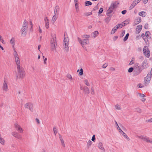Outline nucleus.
Segmentation results:
<instances>
[{"label":"nucleus","mask_w":152,"mask_h":152,"mask_svg":"<svg viewBox=\"0 0 152 152\" xmlns=\"http://www.w3.org/2000/svg\"><path fill=\"white\" fill-rule=\"evenodd\" d=\"M18 72L16 73V76L17 78H23L25 76V73L24 69L20 66L17 67Z\"/></svg>","instance_id":"obj_2"},{"label":"nucleus","mask_w":152,"mask_h":152,"mask_svg":"<svg viewBox=\"0 0 152 152\" xmlns=\"http://www.w3.org/2000/svg\"><path fill=\"white\" fill-rule=\"evenodd\" d=\"M18 134V133L17 132H13L12 133V135L14 137H16V136Z\"/></svg>","instance_id":"obj_36"},{"label":"nucleus","mask_w":152,"mask_h":152,"mask_svg":"<svg viewBox=\"0 0 152 152\" xmlns=\"http://www.w3.org/2000/svg\"><path fill=\"white\" fill-rule=\"evenodd\" d=\"M15 59L17 67L20 66V62L19 57L15 58Z\"/></svg>","instance_id":"obj_19"},{"label":"nucleus","mask_w":152,"mask_h":152,"mask_svg":"<svg viewBox=\"0 0 152 152\" xmlns=\"http://www.w3.org/2000/svg\"><path fill=\"white\" fill-rule=\"evenodd\" d=\"M92 34L93 35L94 37L95 38L98 34V32L97 31H95L93 32Z\"/></svg>","instance_id":"obj_33"},{"label":"nucleus","mask_w":152,"mask_h":152,"mask_svg":"<svg viewBox=\"0 0 152 152\" xmlns=\"http://www.w3.org/2000/svg\"><path fill=\"white\" fill-rule=\"evenodd\" d=\"M96 138H95V135H94L92 136L91 139V140L93 141L94 142Z\"/></svg>","instance_id":"obj_52"},{"label":"nucleus","mask_w":152,"mask_h":152,"mask_svg":"<svg viewBox=\"0 0 152 152\" xmlns=\"http://www.w3.org/2000/svg\"><path fill=\"white\" fill-rule=\"evenodd\" d=\"M35 120H36V121L37 122V124H40V122L38 119L37 118H36L35 119Z\"/></svg>","instance_id":"obj_57"},{"label":"nucleus","mask_w":152,"mask_h":152,"mask_svg":"<svg viewBox=\"0 0 152 152\" xmlns=\"http://www.w3.org/2000/svg\"><path fill=\"white\" fill-rule=\"evenodd\" d=\"M143 1V2L144 4H146L147 3L148 0H142Z\"/></svg>","instance_id":"obj_64"},{"label":"nucleus","mask_w":152,"mask_h":152,"mask_svg":"<svg viewBox=\"0 0 152 152\" xmlns=\"http://www.w3.org/2000/svg\"><path fill=\"white\" fill-rule=\"evenodd\" d=\"M136 110L138 112L140 113L141 112V110L139 108H136Z\"/></svg>","instance_id":"obj_54"},{"label":"nucleus","mask_w":152,"mask_h":152,"mask_svg":"<svg viewBox=\"0 0 152 152\" xmlns=\"http://www.w3.org/2000/svg\"><path fill=\"white\" fill-rule=\"evenodd\" d=\"M59 7L57 5L56 6L55 8L54 9V15H56L57 16H58V12H59Z\"/></svg>","instance_id":"obj_15"},{"label":"nucleus","mask_w":152,"mask_h":152,"mask_svg":"<svg viewBox=\"0 0 152 152\" xmlns=\"http://www.w3.org/2000/svg\"><path fill=\"white\" fill-rule=\"evenodd\" d=\"M5 142V140H4V139L1 137V135L0 134V143L2 145H4Z\"/></svg>","instance_id":"obj_29"},{"label":"nucleus","mask_w":152,"mask_h":152,"mask_svg":"<svg viewBox=\"0 0 152 152\" xmlns=\"http://www.w3.org/2000/svg\"><path fill=\"white\" fill-rule=\"evenodd\" d=\"M142 38L145 42H146L147 41H148V39L147 37H144Z\"/></svg>","instance_id":"obj_59"},{"label":"nucleus","mask_w":152,"mask_h":152,"mask_svg":"<svg viewBox=\"0 0 152 152\" xmlns=\"http://www.w3.org/2000/svg\"><path fill=\"white\" fill-rule=\"evenodd\" d=\"M126 12L127 11L126 10H124L121 12V13L122 14L124 15L126 13Z\"/></svg>","instance_id":"obj_58"},{"label":"nucleus","mask_w":152,"mask_h":152,"mask_svg":"<svg viewBox=\"0 0 152 152\" xmlns=\"http://www.w3.org/2000/svg\"><path fill=\"white\" fill-rule=\"evenodd\" d=\"M103 11V9L102 8H100V9L99 10V13L101 14L102 13V12Z\"/></svg>","instance_id":"obj_55"},{"label":"nucleus","mask_w":152,"mask_h":152,"mask_svg":"<svg viewBox=\"0 0 152 152\" xmlns=\"http://www.w3.org/2000/svg\"><path fill=\"white\" fill-rule=\"evenodd\" d=\"M92 142L91 140H89L87 142V145L88 147L90 146L92 144Z\"/></svg>","instance_id":"obj_46"},{"label":"nucleus","mask_w":152,"mask_h":152,"mask_svg":"<svg viewBox=\"0 0 152 152\" xmlns=\"http://www.w3.org/2000/svg\"><path fill=\"white\" fill-rule=\"evenodd\" d=\"M83 69L82 68L80 69V72H79V75L80 76H81L83 75Z\"/></svg>","instance_id":"obj_45"},{"label":"nucleus","mask_w":152,"mask_h":152,"mask_svg":"<svg viewBox=\"0 0 152 152\" xmlns=\"http://www.w3.org/2000/svg\"><path fill=\"white\" fill-rule=\"evenodd\" d=\"M119 132L125 138H126L128 140H129L130 139L127 136L126 134L122 130L119 131Z\"/></svg>","instance_id":"obj_16"},{"label":"nucleus","mask_w":152,"mask_h":152,"mask_svg":"<svg viewBox=\"0 0 152 152\" xmlns=\"http://www.w3.org/2000/svg\"><path fill=\"white\" fill-rule=\"evenodd\" d=\"M119 28V27L118 25L115 26L112 29L111 31V34H114L115 31L117 30Z\"/></svg>","instance_id":"obj_21"},{"label":"nucleus","mask_w":152,"mask_h":152,"mask_svg":"<svg viewBox=\"0 0 152 152\" xmlns=\"http://www.w3.org/2000/svg\"><path fill=\"white\" fill-rule=\"evenodd\" d=\"M30 25L31 27V28L30 29V30L31 31V29H32V26H33L32 22L31 20L30 21Z\"/></svg>","instance_id":"obj_53"},{"label":"nucleus","mask_w":152,"mask_h":152,"mask_svg":"<svg viewBox=\"0 0 152 152\" xmlns=\"http://www.w3.org/2000/svg\"><path fill=\"white\" fill-rule=\"evenodd\" d=\"M57 17L58 16H57L56 15H54L53 17L51 20V21L53 23H54L56 21L57 19Z\"/></svg>","instance_id":"obj_26"},{"label":"nucleus","mask_w":152,"mask_h":152,"mask_svg":"<svg viewBox=\"0 0 152 152\" xmlns=\"http://www.w3.org/2000/svg\"><path fill=\"white\" fill-rule=\"evenodd\" d=\"M129 36V34L128 33H127L126 34V35L125 36V37L124 38V39H123V41L124 42H125L128 39V37Z\"/></svg>","instance_id":"obj_35"},{"label":"nucleus","mask_w":152,"mask_h":152,"mask_svg":"<svg viewBox=\"0 0 152 152\" xmlns=\"http://www.w3.org/2000/svg\"><path fill=\"white\" fill-rule=\"evenodd\" d=\"M47 58H45L44 59V64H46V61H47Z\"/></svg>","instance_id":"obj_63"},{"label":"nucleus","mask_w":152,"mask_h":152,"mask_svg":"<svg viewBox=\"0 0 152 152\" xmlns=\"http://www.w3.org/2000/svg\"><path fill=\"white\" fill-rule=\"evenodd\" d=\"M125 30H122L121 35V37H122L124 35L125 33Z\"/></svg>","instance_id":"obj_50"},{"label":"nucleus","mask_w":152,"mask_h":152,"mask_svg":"<svg viewBox=\"0 0 152 152\" xmlns=\"http://www.w3.org/2000/svg\"><path fill=\"white\" fill-rule=\"evenodd\" d=\"M86 6H89L92 4V3L90 1H86L85 2Z\"/></svg>","instance_id":"obj_34"},{"label":"nucleus","mask_w":152,"mask_h":152,"mask_svg":"<svg viewBox=\"0 0 152 152\" xmlns=\"http://www.w3.org/2000/svg\"><path fill=\"white\" fill-rule=\"evenodd\" d=\"M115 123L116 124V125L117 126V129L119 131H121V130H122L119 127V126L118 124V123H117V122H116V121H115Z\"/></svg>","instance_id":"obj_41"},{"label":"nucleus","mask_w":152,"mask_h":152,"mask_svg":"<svg viewBox=\"0 0 152 152\" xmlns=\"http://www.w3.org/2000/svg\"><path fill=\"white\" fill-rule=\"evenodd\" d=\"M53 131L55 135H56L57 133V129L56 127H54L53 128Z\"/></svg>","instance_id":"obj_39"},{"label":"nucleus","mask_w":152,"mask_h":152,"mask_svg":"<svg viewBox=\"0 0 152 152\" xmlns=\"http://www.w3.org/2000/svg\"><path fill=\"white\" fill-rule=\"evenodd\" d=\"M133 69H134L133 67H130L129 69L128 72H131L133 71Z\"/></svg>","instance_id":"obj_48"},{"label":"nucleus","mask_w":152,"mask_h":152,"mask_svg":"<svg viewBox=\"0 0 152 152\" xmlns=\"http://www.w3.org/2000/svg\"><path fill=\"white\" fill-rule=\"evenodd\" d=\"M82 38H84V39H88L90 37V36L88 35L84 34L82 35Z\"/></svg>","instance_id":"obj_31"},{"label":"nucleus","mask_w":152,"mask_h":152,"mask_svg":"<svg viewBox=\"0 0 152 152\" xmlns=\"http://www.w3.org/2000/svg\"><path fill=\"white\" fill-rule=\"evenodd\" d=\"M118 37L117 36H115L113 38V40L114 41H115L118 39Z\"/></svg>","instance_id":"obj_61"},{"label":"nucleus","mask_w":152,"mask_h":152,"mask_svg":"<svg viewBox=\"0 0 152 152\" xmlns=\"http://www.w3.org/2000/svg\"><path fill=\"white\" fill-rule=\"evenodd\" d=\"M143 54L147 58H149L150 56V52L148 47L147 46H144L143 49Z\"/></svg>","instance_id":"obj_5"},{"label":"nucleus","mask_w":152,"mask_h":152,"mask_svg":"<svg viewBox=\"0 0 152 152\" xmlns=\"http://www.w3.org/2000/svg\"><path fill=\"white\" fill-rule=\"evenodd\" d=\"M28 23L26 20H24L21 30V35L23 36H25L28 31Z\"/></svg>","instance_id":"obj_3"},{"label":"nucleus","mask_w":152,"mask_h":152,"mask_svg":"<svg viewBox=\"0 0 152 152\" xmlns=\"http://www.w3.org/2000/svg\"><path fill=\"white\" fill-rule=\"evenodd\" d=\"M141 0H135L133 2L135 3V4H136V5L138 3H139L140 1Z\"/></svg>","instance_id":"obj_51"},{"label":"nucleus","mask_w":152,"mask_h":152,"mask_svg":"<svg viewBox=\"0 0 152 152\" xmlns=\"http://www.w3.org/2000/svg\"><path fill=\"white\" fill-rule=\"evenodd\" d=\"M117 7V4L116 2H113L111 4L106 13L107 17L104 20L105 22L106 23H108L110 22L112 16V14H111L113 12V10Z\"/></svg>","instance_id":"obj_1"},{"label":"nucleus","mask_w":152,"mask_h":152,"mask_svg":"<svg viewBox=\"0 0 152 152\" xmlns=\"http://www.w3.org/2000/svg\"><path fill=\"white\" fill-rule=\"evenodd\" d=\"M10 43L12 45L13 49L15 48V38L12 37L10 40Z\"/></svg>","instance_id":"obj_14"},{"label":"nucleus","mask_w":152,"mask_h":152,"mask_svg":"<svg viewBox=\"0 0 152 152\" xmlns=\"http://www.w3.org/2000/svg\"><path fill=\"white\" fill-rule=\"evenodd\" d=\"M139 15L140 16L145 17L146 15V14L145 12L144 11H142L139 13Z\"/></svg>","instance_id":"obj_27"},{"label":"nucleus","mask_w":152,"mask_h":152,"mask_svg":"<svg viewBox=\"0 0 152 152\" xmlns=\"http://www.w3.org/2000/svg\"><path fill=\"white\" fill-rule=\"evenodd\" d=\"M98 148L103 151H105V149L104 148L102 143L101 142H99L98 143Z\"/></svg>","instance_id":"obj_18"},{"label":"nucleus","mask_w":152,"mask_h":152,"mask_svg":"<svg viewBox=\"0 0 152 152\" xmlns=\"http://www.w3.org/2000/svg\"><path fill=\"white\" fill-rule=\"evenodd\" d=\"M69 40L68 38L64 37V46L65 51L68 52L69 50Z\"/></svg>","instance_id":"obj_6"},{"label":"nucleus","mask_w":152,"mask_h":152,"mask_svg":"<svg viewBox=\"0 0 152 152\" xmlns=\"http://www.w3.org/2000/svg\"><path fill=\"white\" fill-rule=\"evenodd\" d=\"M15 127L17 130L19 131L20 133H23V130L21 127L17 124H15Z\"/></svg>","instance_id":"obj_12"},{"label":"nucleus","mask_w":152,"mask_h":152,"mask_svg":"<svg viewBox=\"0 0 152 152\" xmlns=\"http://www.w3.org/2000/svg\"><path fill=\"white\" fill-rule=\"evenodd\" d=\"M142 28V26L141 25H139L137 26L136 31L137 33H139L141 31Z\"/></svg>","instance_id":"obj_20"},{"label":"nucleus","mask_w":152,"mask_h":152,"mask_svg":"<svg viewBox=\"0 0 152 152\" xmlns=\"http://www.w3.org/2000/svg\"><path fill=\"white\" fill-rule=\"evenodd\" d=\"M141 21V20L140 18H138L134 21V25H136L139 24Z\"/></svg>","instance_id":"obj_17"},{"label":"nucleus","mask_w":152,"mask_h":152,"mask_svg":"<svg viewBox=\"0 0 152 152\" xmlns=\"http://www.w3.org/2000/svg\"><path fill=\"white\" fill-rule=\"evenodd\" d=\"M33 104L30 102L27 103L25 105V108L29 109L31 111H33Z\"/></svg>","instance_id":"obj_11"},{"label":"nucleus","mask_w":152,"mask_h":152,"mask_svg":"<svg viewBox=\"0 0 152 152\" xmlns=\"http://www.w3.org/2000/svg\"><path fill=\"white\" fill-rule=\"evenodd\" d=\"M125 23V24L127 25L129 23V20H126L125 21H124Z\"/></svg>","instance_id":"obj_56"},{"label":"nucleus","mask_w":152,"mask_h":152,"mask_svg":"<svg viewBox=\"0 0 152 152\" xmlns=\"http://www.w3.org/2000/svg\"><path fill=\"white\" fill-rule=\"evenodd\" d=\"M75 6L76 12H78L79 11L78 3V2L75 3Z\"/></svg>","instance_id":"obj_30"},{"label":"nucleus","mask_w":152,"mask_h":152,"mask_svg":"<svg viewBox=\"0 0 152 152\" xmlns=\"http://www.w3.org/2000/svg\"><path fill=\"white\" fill-rule=\"evenodd\" d=\"M57 44L56 37L55 36L54 37H52L50 42L51 49L53 51L55 50L56 47L57 45Z\"/></svg>","instance_id":"obj_4"},{"label":"nucleus","mask_w":152,"mask_h":152,"mask_svg":"<svg viewBox=\"0 0 152 152\" xmlns=\"http://www.w3.org/2000/svg\"><path fill=\"white\" fill-rule=\"evenodd\" d=\"M107 66V65L106 64H104L102 65V67L103 68H105Z\"/></svg>","instance_id":"obj_62"},{"label":"nucleus","mask_w":152,"mask_h":152,"mask_svg":"<svg viewBox=\"0 0 152 152\" xmlns=\"http://www.w3.org/2000/svg\"><path fill=\"white\" fill-rule=\"evenodd\" d=\"M139 138L147 142H149L152 144V139H150L149 137L143 135L138 136Z\"/></svg>","instance_id":"obj_8"},{"label":"nucleus","mask_w":152,"mask_h":152,"mask_svg":"<svg viewBox=\"0 0 152 152\" xmlns=\"http://www.w3.org/2000/svg\"><path fill=\"white\" fill-rule=\"evenodd\" d=\"M13 56L15 58H19L18 55V54L17 52L16 51V49L14 48L13 49Z\"/></svg>","instance_id":"obj_23"},{"label":"nucleus","mask_w":152,"mask_h":152,"mask_svg":"<svg viewBox=\"0 0 152 152\" xmlns=\"http://www.w3.org/2000/svg\"><path fill=\"white\" fill-rule=\"evenodd\" d=\"M85 94H88L90 93L89 89V88L86 87H85L83 88Z\"/></svg>","instance_id":"obj_24"},{"label":"nucleus","mask_w":152,"mask_h":152,"mask_svg":"<svg viewBox=\"0 0 152 152\" xmlns=\"http://www.w3.org/2000/svg\"><path fill=\"white\" fill-rule=\"evenodd\" d=\"M92 13L91 12H86L85 13V14L87 16H88L91 15Z\"/></svg>","instance_id":"obj_49"},{"label":"nucleus","mask_w":152,"mask_h":152,"mask_svg":"<svg viewBox=\"0 0 152 152\" xmlns=\"http://www.w3.org/2000/svg\"><path fill=\"white\" fill-rule=\"evenodd\" d=\"M137 86L138 87L140 88H142L143 87V86H142V85L140 84H139L137 85Z\"/></svg>","instance_id":"obj_60"},{"label":"nucleus","mask_w":152,"mask_h":152,"mask_svg":"<svg viewBox=\"0 0 152 152\" xmlns=\"http://www.w3.org/2000/svg\"><path fill=\"white\" fill-rule=\"evenodd\" d=\"M125 23L124 22H123L122 23H121V24H118V26L120 27V26H121V28H122L123 26H125L126 25L125 24Z\"/></svg>","instance_id":"obj_38"},{"label":"nucleus","mask_w":152,"mask_h":152,"mask_svg":"<svg viewBox=\"0 0 152 152\" xmlns=\"http://www.w3.org/2000/svg\"><path fill=\"white\" fill-rule=\"evenodd\" d=\"M138 94L139 95L140 97L141 98H142L145 96V95L143 94L138 93Z\"/></svg>","instance_id":"obj_44"},{"label":"nucleus","mask_w":152,"mask_h":152,"mask_svg":"<svg viewBox=\"0 0 152 152\" xmlns=\"http://www.w3.org/2000/svg\"><path fill=\"white\" fill-rule=\"evenodd\" d=\"M150 34V33L149 31H146L145 32V37H147L148 39H151V37H149V34Z\"/></svg>","instance_id":"obj_28"},{"label":"nucleus","mask_w":152,"mask_h":152,"mask_svg":"<svg viewBox=\"0 0 152 152\" xmlns=\"http://www.w3.org/2000/svg\"><path fill=\"white\" fill-rule=\"evenodd\" d=\"M77 39L80 44L82 46H83L84 45H88L89 43V40L88 39H83L82 40L80 38L78 37Z\"/></svg>","instance_id":"obj_7"},{"label":"nucleus","mask_w":152,"mask_h":152,"mask_svg":"<svg viewBox=\"0 0 152 152\" xmlns=\"http://www.w3.org/2000/svg\"><path fill=\"white\" fill-rule=\"evenodd\" d=\"M59 138L60 139V140L61 141V143L62 144V145L63 147H65V144H64V141L62 138V137L61 136L60 134H59Z\"/></svg>","instance_id":"obj_22"},{"label":"nucleus","mask_w":152,"mask_h":152,"mask_svg":"<svg viewBox=\"0 0 152 152\" xmlns=\"http://www.w3.org/2000/svg\"><path fill=\"white\" fill-rule=\"evenodd\" d=\"M147 60H145L142 64V66L143 68H145L147 66Z\"/></svg>","instance_id":"obj_25"},{"label":"nucleus","mask_w":152,"mask_h":152,"mask_svg":"<svg viewBox=\"0 0 152 152\" xmlns=\"http://www.w3.org/2000/svg\"><path fill=\"white\" fill-rule=\"evenodd\" d=\"M84 83L87 86H90V84L89 83L88 80L86 79L84 80Z\"/></svg>","instance_id":"obj_37"},{"label":"nucleus","mask_w":152,"mask_h":152,"mask_svg":"<svg viewBox=\"0 0 152 152\" xmlns=\"http://www.w3.org/2000/svg\"><path fill=\"white\" fill-rule=\"evenodd\" d=\"M151 77L148 74L144 78V84L145 86H147L150 82Z\"/></svg>","instance_id":"obj_10"},{"label":"nucleus","mask_w":152,"mask_h":152,"mask_svg":"<svg viewBox=\"0 0 152 152\" xmlns=\"http://www.w3.org/2000/svg\"><path fill=\"white\" fill-rule=\"evenodd\" d=\"M115 108L117 110L121 109V107L118 104H117L115 106Z\"/></svg>","instance_id":"obj_43"},{"label":"nucleus","mask_w":152,"mask_h":152,"mask_svg":"<svg viewBox=\"0 0 152 152\" xmlns=\"http://www.w3.org/2000/svg\"><path fill=\"white\" fill-rule=\"evenodd\" d=\"M136 4H135V3L133 2L132 3V4H131V6L129 7V10H132L133 8L136 5Z\"/></svg>","instance_id":"obj_32"},{"label":"nucleus","mask_w":152,"mask_h":152,"mask_svg":"<svg viewBox=\"0 0 152 152\" xmlns=\"http://www.w3.org/2000/svg\"><path fill=\"white\" fill-rule=\"evenodd\" d=\"M7 81L6 79H4V80L2 88L3 91L5 92H7L8 90V86L7 85Z\"/></svg>","instance_id":"obj_9"},{"label":"nucleus","mask_w":152,"mask_h":152,"mask_svg":"<svg viewBox=\"0 0 152 152\" xmlns=\"http://www.w3.org/2000/svg\"><path fill=\"white\" fill-rule=\"evenodd\" d=\"M15 137L20 140H21L22 139V136H21V135L18 134Z\"/></svg>","instance_id":"obj_40"},{"label":"nucleus","mask_w":152,"mask_h":152,"mask_svg":"<svg viewBox=\"0 0 152 152\" xmlns=\"http://www.w3.org/2000/svg\"><path fill=\"white\" fill-rule=\"evenodd\" d=\"M66 77L69 79H71V80H72V78L71 75L69 74H68L67 75Z\"/></svg>","instance_id":"obj_42"},{"label":"nucleus","mask_w":152,"mask_h":152,"mask_svg":"<svg viewBox=\"0 0 152 152\" xmlns=\"http://www.w3.org/2000/svg\"><path fill=\"white\" fill-rule=\"evenodd\" d=\"M44 21L45 23V26L46 28L48 29L49 28V20L48 18L47 17H45L44 18Z\"/></svg>","instance_id":"obj_13"},{"label":"nucleus","mask_w":152,"mask_h":152,"mask_svg":"<svg viewBox=\"0 0 152 152\" xmlns=\"http://www.w3.org/2000/svg\"><path fill=\"white\" fill-rule=\"evenodd\" d=\"M91 92L92 94H94V89L92 87L91 88Z\"/></svg>","instance_id":"obj_47"}]
</instances>
